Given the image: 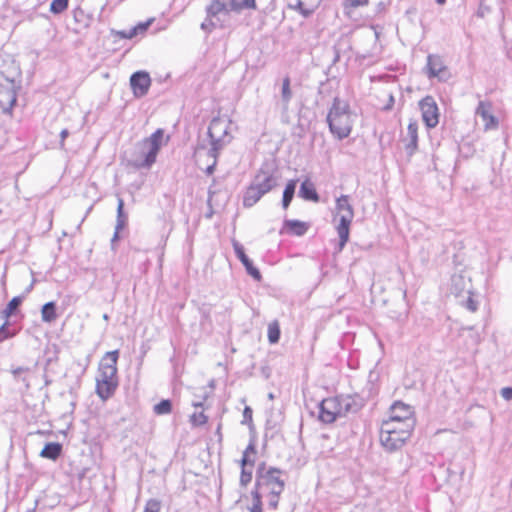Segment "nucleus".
I'll use <instances>...</instances> for the list:
<instances>
[{"label":"nucleus","instance_id":"obj_36","mask_svg":"<svg viewBox=\"0 0 512 512\" xmlns=\"http://www.w3.org/2000/svg\"><path fill=\"white\" fill-rule=\"evenodd\" d=\"M150 23H151V22H150V21H148V22H145V23H140V24H138L136 27H134V29H133V31L130 33L129 37H133V36H135L138 32H140V33L145 32V31L148 29V27H149Z\"/></svg>","mask_w":512,"mask_h":512},{"label":"nucleus","instance_id":"obj_22","mask_svg":"<svg viewBox=\"0 0 512 512\" xmlns=\"http://www.w3.org/2000/svg\"><path fill=\"white\" fill-rule=\"evenodd\" d=\"M295 188H296V181L291 180L287 183V185L284 189L282 203H283V207L285 209L288 208V206L290 205V203L293 199Z\"/></svg>","mask_w":512,"mask_h":512},{"label":"nucleus","instance_id":"obj_13","mask_svg":"<svg viewBox=\"0 0 512 512\" xmlns=\"http://www.w3.org/2000/svg\"><path fill=\"white\" fill-rule=\"evenodd\" d=\"M321 416H343L346 410L342 408L341 400L338 397L326 398L321 402Z\"/></svg>","mask_w":512,"mask_h":512},{"label":"nucleus","instance_id":"obj_17","mask_svg":"<svg viewBox=\"0 0 512 512\" xmlns=\"http://www.w3.org/2000/svg\"><path fill=\"white\" fill-rule=\"evenodd\" d=\"M300 195L302 198H304L306 200H311L313 202L319 201V196L317 194V191H316L314 185L308 180L304 181L301 184Z\"/></svg>","mask_w":512,"mask_h":512},{"label":"nucleus","instance_id":"obj_31","mask_svg":"<svg viewBox=\"0 0 512 512\" xmlns=\"http://www.w3.org/2000/svg\"><path fill=\"white\" fill-rule=\"evenodd\" d=\"M243 8L254 9L256 8V0H243L242 3H236L235 0L231 2V9L239 11Z\"/></svg>","mask_w":512,"mask_h":512},{"label":"nucleus","instance_id":"obj_6","mask_svg":"<svg viewBox=\"0 0 512 512\" xmlns=\"http://www.w3.org/2000/svg\"><path fill=\"white\" fill-rule=\"evenodd\" d=\"M282 471L277 468H269L264 470V463L258 468L255 488L264 486L269 489L270 494L274 497H279L285 487V481L281 478Z\"/></svg>","mask_w":512,"mask_h":512},{"label":"nucleus","instance_id":"obj_5","mask_svg":"<svg viewBox=\"0 0 512 512\" xmlns=\"http://www.w3.org/2000/svg\"><path fill=\"white\" fill-rule=\"evenodd\" d=\"M336 213L339 216L336 231L339 235V250L341 251L349 240L350 226L354 218V209L349 202L348 195H341L336 199Z\"/></svg>","mask_w":512,"mask_h":512},{"label":"nucleus","instance_id":"obj_39","mask_svg":"<svg viewBox=\"0 0 512 512\" xmlns=\"http://www.w3.org/2000/svg\"><path fill=\"white\" fill-rule=\"evenodd\" d=\"M278 498L279 497H274L272 495V498H271V500L269 502L270 506H272L274 509L277 508V506H278Z\"/></svg>","mask_w":512,"mask_h":512},{"label":"nucleus","instance_id":"obj_20","mask_svg":"<svg viewBox=\"0 0 512 512\" xmlns=\"http://www.w3.org/2000/svg\"><path fill=\"white\" fill-rule=\"evenodd\" d=\"M58 315L56 312L55 302H48L43 305L41 309V318L43 322L51 323L57 319Z\"/></svg>","mask_w":512,"mask_h":512},{"label":"nucleus","instance_id":"obj_32","mask_svg":"<svg viewBox=\"0 0 512 512\" xmlns=\"http://www.w3.org/2000/svg\"><path fill=\"white\" fill-rule=\"evenodd\" d=\"M161 502L157 499H149L146 502L144 512H160Z\"/></svg>","mask_w":512,"mask_h":512},{"label":"nucleus","instance_id":"obj_19","mask_svg":"<svg viewBox=\"0 0 512 512\" xmlns=\"http://www.w3.org/2000/svg\"><path fill=\"white\" fill-rule=\"evenodd\" d=\"M23 302V297L21 296H16V297H13L9 303L7 304V306L5 307V309L1 312V317L4 319V320H9V318L15 314V312L18 310V308L21 306Z\"/></svg>","mask_w":512,"mask_h":512},{"label":"nucleus","instance_id":"obj_10","mask_svg":"<svg viewBox=\"0 0 512 512\" xmlns=\"http://www.w3.org/2000/svg\"><path fill=\"white\" fill-rule=\"evenodd\" d=\"M130 84L134 95L142 97L147 94L151 85V79L147 72L138 71L131 76Z\"/></svg>","mask_w":512,"mask_h":512},{"label":"nucleus","instance_id":"obj_12","mask_svg":"<svg viewBox=\"0 0 512 512\" xmlns=\"http://www.w3.org/2000/svg\"><path fill=\"white\" fill-rule=\"evenodd\" d=\"M233 248L234 251L238 257V259L241 261V263L244 265L247 273L253 277L255 280L260 281L262 276L260 271L253 265L252 261L248 258L246 255L243 246L234 241L233 242Z\"/></svg>","mask_w":512,"mask_h":512},{"label":"nucleus","instance_id":"obj_25","mask_svg":"<svg viewBox=\"0 0 512 512\" xmlns=\"http://www.w3.org/2000/svg\"><path fill=\"white\" fill-rule=\"evenodd\" d=\"M428 69L429 73L433 77H439L442 75V73L446 70L442 64L437 61L436 59H433L432 57H429L428 59Z\"/></svg>","mask_w":512,"mask_h":512},{"label":"nucleus","instance_id":"obj_18","mask_svg":"<svg viewBox=\"0 0 512 512\" xmlns=\"http://www.w3.org/2000/svg\"><path fill=\"white\" fill-rule=\"evenodd\" d=\"M256 459V446L254 440H251L246 449L243 452L241 459V466H254Z\"/></svg>","mask_w":512,"mask_h":512},{"label":"nucleus","instance_id":"obj_26","mask_svg":"<svg viewBox=\"0 0 512 512\" xmlns=\"http://www.w3.org/2000/svg\"><path fill=\"white\" fill-rule=\"evenodd\" d=\"M154 412L158 415L170 414L172 412V403L168 399L161 400L154 406Z\"/></svg>","mask_w":512,"mask_h":512},{"label":"nucleus","instance_id":"obj_7","mask_svg":"<svg viewBox=\"0 0 512 512\" xmlns=\"http://www.w3.org/2000/svg\"><path fill=\"white\" fill-rule=\"evenodd\" d=\"M17 100L13 80L4 78L0 81V115L9 114Z\"/></svg>","mask_w":512,"mask_h":512},{"label":"nucleus","instance_id":"obj_24","mask_svg":"<svg viewBox=\"0 0 512 512\" xmlns=\"http://www.w3.org/2000/svg\"><path fill=\"white\" fill-rule=\"evenodd\" d=\"M252 505L248 507L250 512H263L262 497L260 491L253 489L251 492Z\"/></svg>","mask_w":512,"mask_h":512},{"label":"nucleus","instance_id":"obj_11","mask_svg":"<svg viewBox=\"0 0 512 512\" xmlns=\"http://www.w3.org/2000/svg\"><path fill=\"white\" fill-rule=\"evenodd\" d=\"M476 113L482 118L486 130H492L498 127V120L492 113L491 102L480 101Z\"/></svg>","mask_w":512,"mask_h":512},{"label":"nucleus","instance_id":"obj_1","mask_svg":"<svg viewBox=\"0 0 512 512\" xmlns=\"http://www.w3.org/2000/svg\"><path fill=\"white\" fill-rule=\"evenodd\" d=\"M357 115L350 103L339 97H335L328 110L326 122L329 132L336 140L348 138L353 131Z\"/></svg>","mask_w":512,"mask_h":512},{"label":"nucleus","instance_id":"obj_28","mask_svg":"<svg viewBox=\"0 0 512 512\" xmlns=\"http://www.w3.org/2000/svg\"><path fill=\"white\" fill-rule=\"evenodd\" d=\"M282 98L285 102H289L292 97L291 91V82L290 78L286 76L282 82V90H281Z\"/></svg>","mask_w":512,"mask_h":512},{"label":"nucleus","instance_id":"obj_37","mask_svg":"<svg viewBox=\"0 0 512 512\" xmlns=\"http://www.w3.org/2000/svg\"><path fill=\"white\" fill-rule=\"evenodd\" d=\"M500 394L505 400H512V387L502 388Z\"/></svg>","mask_w":512,"mask_h":512},{"label":"nucleus","instance_id":"obj_35","mask_svg":"<svg viewBox=\"0 0 512 512\" xmlns=\"http://www.w3.org/2000/svg\"><path fill=\"white\" fill-rule=\"evenodd\" d=\"M369 4V0H345L344 6L347 8H357L367 6Z\"/></svg>","mask_w":512,"mask_h":512},{"label":"nucleus","instance_id":"obj_14","mask_svg":"<svg viewBox=\"0 0 512 512\" xmlns=\"http://www.w3.org/2000/svg\"><path fill=\"white\" fill-rule=\"evenodd\" d=\"M307 230L308 224L299 220H286L282 227V233L293 236H302Z\"/></svg>","mask_w":512,"mask_h":512},{"label":"nucleus","instance_id":"obj_3","mask_svg":"<svg viewBox=\"0 0 512 512\" xmlns=\"http://www.w3.org/2000/svg\"><path fill=\"white\" fill-rule=\"evenodd\" d=\"M119 351L107 352L101 359L98 373V396L102 399L110 397L118 386L117 361Z\"/></svg>","mask_w":512,"mask_h":512},{"label":"nucleus","instance_id":"obj_34","mask_svg":"<svg viewBox=\"0 0 512 512\" xmlns=\"http://www.w3.org/2000/svg\"><path fill=\"white\" fill-rule=\"evenodd\" d=\"M393 410H399V411H402V412H405L407 414H413L414 413V410H413V407H411L410 405H407L403 402H395L392 406Z\"/></svg>","mask_w":512,"mask_h":512},{"label":"nucleus","instance_id":"obj_16","mask_svg":"<svg viewBox=\"0 0 512 512\" xmlns=\"http://www.w3.org/2000/svg\"><path fill=\"white\" fill-rule=\"evenodd\" d=\"M61 452L62 445L60 443L50 442L44 446V448L40 452V456L50 460H56L60 456Z\"/></svg>","mask_w":512,"mask_h":512},{"label":"nucleus","instance_id":"obj_42","mask_svg":"<svg viewBox=\"0 0 512 512\" xmlns=\"http://www.w3.org/2000/svg\"><path fill=\"white\" fill-rule=\"evenodd\" d=\"M468 308H469L471 311H473V312H474V311H476V306H475V304L473 303V301H472V300H469V301H468Z\"/></svg>","mask_w":512,"mask_h":512},{"label":"nucleus","instance_id":"obj_40","mask_svg":"<svg viewBox=\"0 0 512 512\" xmlns=\"http://www.w3.org/2000/svg\"><path fill=\"white\" fill-rule=\"evenodd\" d=\"M192 420H193V425H200V424H204L205 423V418L193 417Z\"/></svg>","mask_w":512,"mask_h":512},{"label":"nucleus","instance_id":"obj_27","mask_svg":"<svg viewBox=\"0 0 512 512\" xmlns=\"http://www.w3.org/2000/svg\"><path fill=\"white\" fill-rule=\"evenodd\" d=\"M69 0H53L50 5V11L54 14H59L65 11L68 7Z\"/></svg>","mask_w":512,"mask_h":512},{"label":"nucleus","instance_id":"obj_15","mask_svg":"<svg viewBox=\"0 0 512 512\" xmlns=\"http://www.w3.org/2000/svg\"><path fill=\"white\" fill-rule=\"evenodd\" d=\"M259 189H257L254 185L250 184L243 196V205L245 207H252L255 205L261 198L264 196Z\"/></svg>","mask_w":512,"mask_h":512},{"label":"nucleus","instance_id":"obj_43","mask_svg":"<svg viewBox=\"0 0 512 512\" xmlns=\"http://www.w3.org/2000/svg\"><path fill=\"white\" fill-rule=\"evenodd\" d=\"M213 168H214V165H211V166H209V167L207 168V172H208V174H212V172H213Z\"/></svg>","mask_w":512,"mask_h":512},{"label":"nucleus","instance_id":"obj_2","mask_svg":"<svg viewBox=\"0 0 512 512\" xmlns=\"http://www.w3.org/2000/svg\"><path fill=\"white\" fill-rule=\"evenodd\" d=\"M414 418H386L380 427V442L388 451L404 445L414 428Z\"/></svg>","mask_w":512,"mask_h":512},{"label":"nucleus","instance_id":"obj_45","mask_svg":"<svg viewBox=\"0 0 512 512\" xmlns=\"http://www.w3.org/2000/svg\"><path fill=\"white\" fill-rule=\"evenodd\" d=\"M436 2L440 5L444 4L446 2V0H436Z\"/></svg>","mask_w":512,"mask_h":512},{"label":"nucleus","instance_id":"obj_21","mask_svg":"<svg viewBox=\"0 0 512 512\" xmlns=\"http://www.w3.org/2000/svg\"><path fill=\"white\" fill-rule=\"evenodd\" d=\"M207 12L209 16L213 17L221 13L228 12V7L222 0H213L209 5Z\"/></svg>","mask_w":512,"mask_h":512},{"label":"nucleus","instance_id":"obj_33","mask_svg":"<svg viewBox=\"0 0 512 512\" xmlns=\"http://www.w3.org/2000/svg\"><path fill=\"white\" fill-rule=\"evenodd\" d=\"M8 326H9V320H4V323L0 327V342L4 341L14 335L13 333L9 332Z\"/></svg>","mask_w":512,"mask_h":512},{"label":"nucleus","instance_id":"obj_9","mask_svg":"<svg viewBox=\"0 0 512 512\" xmlns=\"http://www.w3.org/2000/svg\"><path fill=\"white\" fill-rule=\"evenodd\" d=\"M263 194L268 193L276 186V177L274 172L269 168H261L251 182Z\"/></svg>","mask_w":512,"mask_h":512},{"label":"nucleus","instance_id":"obj_4","mask_svg":"<svg viewBox=\"0 0 512 512\" xmlns=\"http://www.w3.org/2000/svg\"><path fill=\"white\" fill-rule=\"evenodd\" d=\"M164 132L157 129L150 137L143 139L134 152L132 164L136 168H148L155 161L163 144Z\"/></svg>","mask_w":512,"mask_h":512},{"label":"nucleus","instance_id":"obj_44","mask_svg":"<svg viewBox=\"0 0 512 512\" xmlns=\"http://www.w3.org/2000/svg\"><path fill=\"white\" fill-rule=\"evenodd\" d=\"M67 134H68V133H67V131H66V130H63V131H62V133H61L62 138H65V137L67 136Z\"/></svg>","mask_w":512,"mask_h":512},{"label":"nucleus","instance_id":"obj_23","mask_svg":"<svg viewBox=\"0 0 512 512\" xmlns=\"http://www.w3.org/2000/svg\"><path fill=\"white\" fill-rule=\"evenodd\" d=\"M268 340L271 344H275L280 338V326L277 320L272 321L267 329Z\"/></svg>","mask_w":512,"mask_h":512},{"label":"nucleus","instance_id":"obj_8","mask_svg":"<svg viewBox=\"0 0 512 512\" xmlns=\"http://www.w3.org/2000/svg\"><path fill=\"white\" fill-rule=\"evenodd\" d=\"M422 120L428 128H434L439 123V108L432 96H426L419 102Z\"/></svg>","mask_w":512,"mask_h":512},{"label":"nucleus","instance_id":"obj_29","mask_svg":"<svg viewBox=\"0 0 512 512\" xmlns=\"http://www.w3.org/2000/svg\"><path fill=\"white\" fill-rule=\"evenodd\" d=\"M241 476H240V484L242 486H246L252 480L253 467L251 466H241Z\"/></svg>","mask_w":512,"mask_h":512},{"label":"nucleus","instance_id":"obj_41","mask_svg":"<svg viewBox=\"0 0 512 512\" xmlns=\"http://www.w3.org/2000/svg\"><path fill=\"white\" fill-rule=\"evenodd\" d=\"M322 422H324L325 424H331L333 423L336 418H319Z\"/></svg>","mask_w":512,"mask_h":512},{"label":"nucleus","instance_id":"obj_38","mask_svg":"<svg viewBox=\"0 0 512 512\" xmlns=\"http://www.w3.org/2000/svg\"><path fill=\"white\" fill-rule=\"evenodd\" d=\"M220 123H221V121H220L219 119H213V120H212V122H211V124H210V126H209V128H208V133H209V135H210L212 138L216 137V136H215V134H214V130H215V128H216L218 125H220Z\"/></svg>","mask_w":512,"mask_h":512},{"label":"nucleus","instance_id":"obj_30","mask_svg":"<svg viewBox=\"0 0 512 512\" xmlns=\"http://www.w3.org/2000/svg\"><path fill=\"white\" fill-rule=\"evenodd\" d=\"M408 135L410 137L411 144L414 148L417 146L418 141V124L416 122L409 123L407 127Z\"/></svg>","mask_w":512,"mask_h":512}]
</instances>
